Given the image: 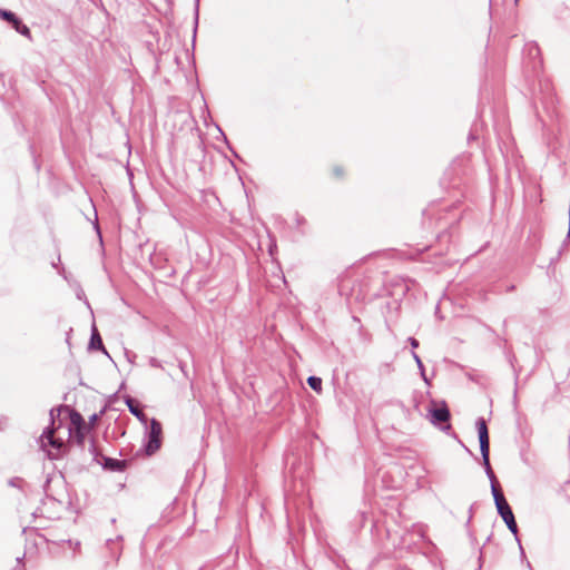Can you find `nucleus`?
<instances>
[{
    "label": "nucleus",
    "mask_w": 570,
    "mask_h": 570,
    "mask_svg": "<svg viewBox=\"0 0 570 570\" xmlns=\"http://www.w3.org/2000/svg\"><path fill=\"white\" fill-rule=\"evenodd\" d=\"M130 411H131L134 414L139 415V412H138L137 407H132V406H130Z\"/></svg>",
    "instance_id": "obj_12"
},
{
    "label": "nucleus",
    "mask_w": 570,
    "mask_h": 570,
    "mask_svg": "<svg viewBox=\"0 0 570 570\" xmlns=\"http://www.w3.org/2000/svg\"><path fill=\"white\" fill-rule=\"evenodd\" d=\"M307 383L316 393L322 392V379L316 376H309Z\"/></svg>",
    "instance_id": "obj_9"
},
{
    "label": "nucleus",
    "mask_w": 570,
    "mask_h": 570,
    "mask_svg": "<svg viewBox=\"0 0 570 570\" xmlns=\"http://www.w3.org/2000/svg\"><path fill=\"white\" fill-rule=\"evenodd\" d=\"M478 432H479V441L480 449L483 458V462L485 466H490L489 452H490V441H489V431L484 420L478 422Z\"/></svg>",
    "instance_id": "obj_5"
},
{
    "label": "nucleus",
    "mask_w": 570,
    "mask_h": 570,
    "mask_svg": "<svg viewBox=\"0 0 570 570\" xmlns=\"http://www.w3.org/2000/svg\"><path fill=\"white\" fill-rule=\"evenodd\" d=\"M514 1H515V3H518L519 0H514Z\"/></svg>",
    "instance_id": "obj_17"
},
{
    "label": "nucleus",
    "mask_w": 570,
    "mask_h": 570,
    "mask_svg": "<svg viewBox=\"0 0 570 570\" xmlns=\"http://www.w3.org/2000/svg\"><path fill=\"white\" fill-rule=\"evenodd\" d=\"M91 342H95V343H98V342H99V344H100V343H101V338L98 336V337H97V340L91 338Z\"/></svg>",
    "instance_id": "obj_15"
},
{
    "label": "nucleus",
    "mask_w": 570,
    "mask_h": 570,
    "mask_svg": "<svg viewBox=\"0 0 570 570\" xmlns=\"http://www.w3.org/2000/svg\"><path fill=\"white\" fill-rule=\"evenodd\" d=\"M105 466L110 470H118L121 471L126 466L125 461L114 460V459H106Z\"/></svg>",
    "instance_id": "obj_8"
},
{
    "label": "nucleus",
    "mask_w": 570,
    "mask_h": 570,
    "mask_svg": "<svg viewBox=\"0 0 570 570\" xmlns=\"http://www.w3.org/2000/svg\"><path fill=\"white\" fill-rule=\"evenodd\" d=\"M41 446L48 451V455L51 459L59 456V451L65 446V442L61 438L56 436V429H49L40 438Z\"/></svg>",
    "instance_id": "obj_2"
},
{
    "label": "nucleus",
    "mask_w": 570,
    "mask_h": 570,
    "mask_svg": "<svg viewBox=\"0 0 570 570\" xmlns=\"http://www.w3.org/2000/svg\"><path fill=\"white\" fill-rule=\"evenodd\" d=\"M14 30L26 37H30V29L22 22Z\"/></svg>",
    "instance_id": "obj_10"
},
{
    "label": "nucleus",
    "mask_w": 570,
    "mask_h": 570,
    "mask_svg": "<svg viewBox=\"0 0 570 570\" xmlns=\"http://www.w3.org/2000/svg\"><path fill=\"white\" fill-rule=\"evenodd\" d=\"M89 428L85 422L83 417L76 411L70 413L69 434L77 441L78 444H82L86 433Z\"/></svg>",
    "instance_id": "obj_3"
},
{
    "label": "nucleus",
    "mask_w": 570,
    "mask_h": 570,
    "mask_svg": "<svg viewBox=\"0 0 570 570\" xmlns=\"http://www.w3.org/2000/svg\"><path fill=\"white\" fill-rule=\"evenodd\" d=\"M0 18L11 23L13 29L19 27V24L21 23V21L17 18L14 13L3 9H0Z\"/></svg>",
    "instance_id": "obj_7"
},
{
    "label": "nucleus",
    "mask_w": 570,
    "mask_h": 570,
    "mask_svg": "<svg viewBox=\"0 0 570 570\" xmlns=\"http://www.w3.org/2000/svg\"><path fill=\"white\" fill-rule=\"evenodd\" d=\"M91 342H95V343H98V342H99V344H100V343H101V338L98 336V337H97V340L91 338Z\"/></svg>",
    "instance_id": "obj_14"
},
{
    "label": "nucleus",
    "mask_w": 570,
    "mask_h": 570,
    "mask_svg": "<svg viewBox=\"0 0 570 570\" xmlns=\"http://www.w3.org/2000/svg\"><path fill=\"white\" fill-rule=\"evenodd\" d=\"M161 438H163V426L157 420L153 419L150 421L149 441L146 445V453L148 455H153L160 449Z\"/></svg>",
    "instance_id": "obj_4"
},
{
    "label": "nucleus",
    "mask_w": 570,
    "mask_h": 570,
    "mask_svg": "<svg viewBox=\"0 0 570 570\" xmlns=\"http://www.w3.org/2000/svg\"><path fill=\"white\" fill-rule=\"evenodd\" d=\"M333 171L336 177H342L345 174V171L342 167H335Z\"/></svg>",
    "instance_id": "obj_11"
},
{
    "label": "nucleus",
    "mask_w": 570,
    "mask_h": 570,
    "mask_svg": "<svg viewBox=\"0 0 570 570\" xmlns=\"http://www.w3.org/2000/svg\"><path fill=\"white\" fill-rule=\"evenodd\" d=\"M492 490L499 514L511 530V532L515 534L518 527L509 503L507 502L503 493L498 488L493 487Z\"/></svg>",
    "instance_id": "obj_1"
},
{
    "label": "nucleus",
    "mask_w": 570,
    "mask_h": 570,
    "mask_svg": "<svg viewBox=\"0 0 570 570\" xmlns=\"http://www.w3.org/2000/svg\"><path fill=\"white\" fill-rule=\"evenodd\" d=\"M411 344L413 347H416L419 345L417 341L414 338L411 340Z\"/></svg>",
    "instance_id": "obj_13"
},
{
    "label": "nucleus",
    "mask_w": 570,
    "mask_h": 570,
    "mask_svg": "<svg viewBox=\"0 0 570 570\" xmlns=\"http://www.w3.org/2000/svg\"><path fill=\"white\" fill-rule=\"evenodd\" d=\"M431 413V421L432 423L436 424V423H442V422H448L449 419H450V411L446 406L445 403H442V405L440 407H435V409H432L430 411Z\"/></svg>",
    "instance_id": "obj_6"
},
{
    "label": "nucleus",
    "mask_w": 570,
    "mask_h": 570,
    "mask_svg": "<svg viewBox=\"0 0 570 570\" xmlns=\"http://www.w3.org/2000/svg\"><path fill=\"white\" fill-rule=\"evenodd\" d=\"M91 342H95V343H98V342H99V344H100V343H101V338L98 336V337H97V340L91 338Z\"/></svg>",
    "instance_id": "obj_16"
}]
</instances>
